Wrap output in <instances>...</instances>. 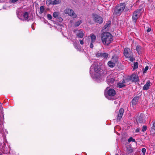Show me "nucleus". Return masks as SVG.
<instances>
[{"label": "nucleus", "mask_w": 155, "mask_h": 155, "mask_svg": "<svg viewBox=\"0 0 155 155\" xmlns=\"http://www.w3.org/2000/svg\"><path fill=\"white\" fill-rule=\"evenodd\" d=\"M98 64H93L91 67L90 73L91 77L95 80L99 82L101 81L102 78L100 75V69Z\"/></svg>", "instance_id": "obj_1"}, {"label": "nucleus", "mask_w": 155, "mask_h": 155, "mask_svg": "<svg viewBox=\"0 0 155 155\" xmlns=\"http://www.w3.org/2000/svg\"><path fill=\"white\" fill-rule=\"evenodd\" d=\"M101 39L104 44L108 45L113 40V36L108 32H104L101 35Z\"/></svg>", "instance_id": "obj_2"}, {"label": "nucleus", "mask_w": 155, "mask_h": 155, "mask_svg": "<svg viewBox=\"0 0 155 155\" xmlns=\"http://www.w3.org/2000/svg\"><path fill=\"white\" fill-rule=\"evenodd\" d=\"M125 7V4L124 3L118 5L115 8L114 13L118 15H120L124 10Z\"/></svg>", "instance_id": "obj_3"}, {"label": "nucleus", "mask_w": 155, "mask_h": 155, "mask_svg": "<svg viewBox=\"0 0 155 155\" xmlns=\"http://www.w3.org/2000/svg\"><path fill=\"white\" fill-rule=\"evenodd\" d=\"M124 54L126 58L129 59L130 61H133L134 60V59L133 57L132 53L130 51V49L129 48H125L124 51Z\"/></svg>", "instance_id": "obj_4"}, {"label": "nucleus", "mask_w": 155, "mask_h": 155, "mask_svg": "<svg viewBox=\"0 0 155 155\" xmlns=\"http://www.w3.org/2000/svg\"><path fill=\"white\" fill-rule=\"evenodd\" d=\"M92 17L93 20L95 23L101 24L103 22V19L100 15L96 14H92Z\"/></svg>", "instance_id": "obj_5"}, {"label": "nucleus", "mask_w": 155, "mask_h": 155, "mask_svg": "<svg viewBox=\"0 0 155 155\" xmlns=\"http://www.w3.org/2000/svg\"><path fill=\"white\" fill-rule=\"evenodd\" d=\"M64 14H68L73 18H76L77 16V15L74 12V11L71 9H65L64 10Z\"/></svg>", "instance_id": "obj_6"}, {"label": "nucleus", "mask_w": 155, "mask_h": 155, "mask_svg": "<svg viewBox=\"0 0 155 155\" xmlns=\"http://www.w3.org/2000/svg\"><path fill=\"white\" fill-rule=\"evenodd\" d=\"M141 10L139 9L134 12L132 16V20L134 22H136L137 19L140 17L141 15Z\"/></svg>", "instance_id": "obj_7"}, {"label": "nucleus", "mask_w": 155, "mask_h": 155, "mask_svg": "<svg viewBox=\"0 0 155 155\" xmlns=\"http://www.w3.org/2000/svg\"><path fill=\"white\" fill-rule=\"evenodd\" d=\"M106 90H107V93H105V95L106 97L109 99V96H114L116 94V91L115 90L113 89H110L108 90V88H107Z\"/></svg>", "instance_id": "obj_8"}, {"label": "nucleus", "mask_w": 155, "mask_h": 155, "mask_svg": "<svg viewBox=\"0 0 155 155\" xmlns=\"http://www.w3.org/2000/svg\"><path fill=\"white\" fill-rule=\"evenodd\" d=\"M129 80L128 79H123V81H120L117 84V87H122L125 86L126 84H130Z\"/></svg>", "instance_id": "obj_9"}, {"label": "nucleus", "mask_w": 155, "mask_h": 155, "mask_svg": "<svg viewBox=\"0 0 155 155\" xmlns=\"http://www.w3.org/2000/svg\"><path fill=\"white\" fill-rule=\"evenodd\" d=\"M19 19L22 20H26L28 18V15L27 12H25L22 14H19L18 16Z\"/></svg>", "instance_id": "obj_10"}, {"label": "nucleus", "mask_w": 155, "mask_h": 155, "mask_svg": "<svg viewBox=\"0 0 155 155\" xmlns=\"http://www.w3.org/2000/svg\"><path fill=\"white\" fill-rule=\"evenodd\" d=\"M91 41L90 45V47L92 48L94 47L93 43H94L96 40V37L94 35H92L91 36Z\"/></svg>", "instance_id": "obj_11"}, {"label": "nucleus", "mask_w": 155, "mask_h": 155, "mask_svg": "<svg viewBox=\"0 0 155 155\" xmlns=\"http://www.w3.org/2000/svg\"><path fill=\"white\" fill-rule=\"evenodd\" d=\"M75 32L77 36L79 38H82L84 36V32L81 30H76Z\"/></svg>", "instance_id": "obj_12"}, {"label": "nucleus", "mask_w": 155, "mask_h": 155, "mask_svg": "<svg viewBox=\"0 0 155 155\" xmlns=\"http://www.w3.org/2000/svg\"><path fill=\"white\" fill-rule=\"evenodd\" d=\"M130 79L134 82H137L139 80L138 75L135 74H133L132 75L130 78Z\"/></svg>", "instance_id": "obj_13"}, {"label": "nucleus", "mask_w": 155, "mask_h": 155, "mask_svg": "<svg viewBox=\"0 0 155 155\" xmlns=\"http://www.w3.org/2000/svg\"><path fill=\"white\" fill-rule=\"evenodd\" d=\"M61 2L60 0H55L53 1H51V0H47L46 1L47 4L49 5L50 4L52 5H56L59 4Z\"/></svg>", "instance_id": "obj_14"}, {"label": "nucleus", "mask_w": 155, "mask_h": 155, "mask_svg": "<svg viewBox=\"0 0 155 155\" xmlns=\"http://www.w3.org/2000/svg\"><path fill=\"white\" fill-rule=\"evenodd\" d=\"M107 82L109 85H111V84H112L114 81V79L112 78L111 75H110L107 77Z\"/></svg>", "instance_id": "obj_15"}, {"label": "nucleus", "mask_w": 155, "mask_h": 155, "mask_svg": "<svg viewBox=\"0 0 155 155\" xmlns=\"http://www.w3.org/2000/svg\"><path fill=\"white\" fill-rule=\"evenodd\" d=\"M124 112V110L123 109L121 108L120 109L119 111V114L117 115V120H120L122 116L123 113Z\"/></svg>", "instance_id": "obj_16"}, {"label": "nucleus", "mask_w": 155, "mask_h": 155, "mask_svg": "<svg viewBox=\"0 0 155 155\" xmlns=\"http://www.w3.org/2000/svg\"><path fill=\"white\" fill-rule=\"evenodd\" d=\"M150 81H148L146 84L143 87V89L145 90H147L150 85Z\"/></svg>", "instance_id": "obj_17"}, {"label": "nucleus", "mask_w": 155, "mask_h": 155, "mask_svg": "<svg viewBox=\"0 0 155 155\" xmlns=\"http://www.w3.org/2000/svg\"><path fill=\"white\" fill-rule=\"evenodd\" d=\"M139 97H134L132 101V103L133 105H135L138 101Z\"/></svg>", "instance_id": "obj_18"}, {"label": "nucleus", "mask_w": 155, "mask_h": 155, "mask_svg": "<svg viewBox=\"0 0 155 155\" xmlns=\"http://www.w3.org/2000/svg\"><path fill=\"white\" fill-rule=\"evenodd\" d=\"M150 132L153 134L155 133V121L153 123V126L151 129Z\"/></svg>", "instance_id": "obj_19"}, {"label": "nucleus", "mask_w": 155, "mask_h": 155, "mask_svg": "<svg viewBox=\"0 0 155 155\" xmlns=\"http://www.w3.org/2000/svg\"><path fill=\"white\" fill-rule=\"evenodd\" d=\"M108 64L109 67L112 68L113 67L115 66V63L114 62H112L111 61L108 62Z\"/></svg>", "instance_id": "obj_20"}, {"label": "nucleus", "mask_w": 155, "mask_h": 155, "mask_svg": "<svg viewBox=\"0 0 155 155\" xmlns=\"http://www.w3.org/2000/svg\"><path fill=\"white\" fill-rule=\"evenodd\" d=\"M136 49L137 52L138 53V54H140L141 53V46H137L136 47Z\"/></svg>", "instance_id": "obj_21"}, {"label": "nucleus", "mask_w": 155, "mask_h": 155, "mask_svg": "<svg viewBox=\"0 0 155 155\" xmlns=\"http://www.w3.org/2000/svg\"><path fill=\"white\" fill-rule=\"evenodd\" d=\"M59 15V13L58 12H54L53 14V16L55 18H57L58 17V16Z\"/></svg>", "instance_id": "obj_22"}, {"label": "nucleus", "mask_w": 155, "mask_h": 155, "mask_svg": "<svg viewBox=\"0 0 155 155\" xmlns=\"http://www.w3.org/2000/svg\"><path fill=\"white\" fill-rule=\"evenodd\" d=\"M101 57L104 58H107L108 57V54L106 53H103Z\"/></svg>", "instance_id": "obj_23"}, {"label": "nucleus", "mask_w": 155, "mask_h": 155, "mask_svg": "<svg viewBox=\"0 0 155 155\" xmlns=\"http://www.w3.org/2000/svg\"><path fill=\"white\" fill-rule=\"evenodd\" d=\"M45 10V8L43 6H41L40 8V11L39 12V13L40 14H42L43 12H44Z\"/></svg>", "instance_id": "obj_24"}, {"label": "nucleus", "mask_w": 155, "mask_h": 155, "mask_svg": "<svg viewBox=\"0 0 155 155\" xmlns=\"http://www.w3.org/2000/svg\"><path fill=\"white\" fill-rule=\"evenodd\" d=\"M82 23L81 21H79L75 23L74 25L76 27L78 26Z\"/></svg>", "instance_id": "obj_25"}, {"label": "nucleus", "mask_w": 155, "mask_h": 155, "mask_svg": "<svg viewBox=\"0 0 155 155\" xmlns=\"http://www.w3.org/2000/svg\"><path fill=\"white\" fill-rule=\"evenodd\" d=\"M138 63L137 62H134V63L133 70H135L138 68Z\"/></svg>", "instance_id": "obj_26"}, {"label": "nucleus", "mask_w": 155, "mask_h": 155, "mask_svg": "<svg viewBox=\"0 0 155 155\" xmlns=\"http://www.w3.org/2000/svg\"><path fill=\"white\" fill-rule=\"evenodd\" d=\"M128 141L129 142H130L131 141L132 142H135V140L134 139H133L132 137H130L128 139Z\"/></svg>", "instance_id": "obj_27"}, {"label": "nucleus", "mask_w": 155, "mask_h": 155, "mask_svg": "<svg viewBox=\"0 0 155 155\" xmlns=\"http://www.w3.org/2000/svg\"><path fill=\"white\" fill-rule=\"evenodd\" d=\"M103 53H97L96 54V56L97 57H101V55H102V54Z\"/></svg>", "instance_id": "obj_28"}, {"label": "nucleus", "mask_w": 155, "mask_h": 155, "mask_svg": "<svg viewBox=\"0 0 155 155\" xmlns=\"http://www.w3.org/2000/svg\"><path fill=\"white\" fill-rule=\"evenodd\" d=\"M147 129V127L146 126H143L142 127V131L144 132Z\"/></svg>", "instance_id": "obj_29"}, {"label": "nucleus", "mask_w": 155, "mask_h": 155, "mask_svg": "<svg viewBox=\"0 0 155 155\" xmlns=\"http://www.w3.org/2000/svg\"><path fill=\"white\" fill-rule=\"evenodd\" d=\"M142 152L143 153V155H145L146 152V150L145 148H143L142 149Z\"/></svg>", "instance_id": "obj_30"}, {"label": "nucleus", "mask_w": 155, "mask_h": 155, "mask_svg": "<svg viewBox=\"0 0 155 155\" xmlns=\"http://www.w3.org/2000/svg\"><path fill=\"white\" fill-rule=\"evenodd\" d=\"M47 18L48 19L51 20L52 19V16L50 14H48L47 15Z\"/></svg>", "instance_id": "obj_31"}, {"label": "nucleus", "mask_w": 155, "mask_h": 155, "mask_svg": "<svg viewBox=\"0 0 155 155\" xmlns=\"http://www.w3.org/2000/svg\"><path fill=\"white\" fill-rule=\"evenodd\" d=\"M148 66H146L144 70V71H143V73H146L147 72V71L148 70Z\"/></svg>", "instance_id": "obj_32"}, {"label": "nucleus", "mask_w": 155, "mask_h": 155, "mask_svg": "<svg viewBox=\"0 0 155 155\" xmlns=\"http://www.w3.org/2000/svg\"><path fill=\"white\" fill-rule=\"evenodd\" d=\"M18 0H10L11 3H15L17 1H18Z\"/></svg>", "instance_id": "obj_33"}, {"label": "nucleus", "mask_w": 155, "mask_h": 155, "mask_svg": "<svg viewBox=\"0 0 155 155\" xmlns=\"http://www.w3.org/2000/svg\"><path fill=\"white\" fill-rule=\"evenodd\" d=\"M79 41L80 42V43L81 45H83L84 43V41H83V40H80Z\"/></svg>", "instance_id": "obj_34"}, {"label": "nucleus", "mask_w": 155, "mask_h": 155, "mask_svg": "<svg viewBox=\"0 0 155 155\" xmlns=\"http://www.w3.org/2000/svg\"><path fill=\"white\" fill-rule=\"evenodd\" d=\"M151 31V29L150 28H148V29L147 30V31L148 32L150 31Z\"/></svg>", "instance_id": "obj_35"}, {"label": "nucleus", "mask_w": 155, "mask_h": 155, "mask_svg": "<svg viewBox=\"0 0 155 155\" xmlns=\"http://www.w3.org/2000/svg\"><path fill=\"white\" fill-rule=\"evenodd\" d=\"M137 121L138 123L141 122L140 121H139V120L138 118L137 119Z\"/></svg>", "instance_id": "obj_36"}, {"label": "nucleus", "mask_w": 155, "mask_h": 155, "mask_svg": "<svg viewBox=\"0 0 155 155\" xmlns=\"http://www.w3.org/2000/svg\"><path fill=\"white\" fill-rule=\"evenodd\" d=\"M140 131V130L139 128H137L136 129V132H139Z\"/></svg>", "instance_id": "obj_37"}, {"label": "nucleus", "mask_w": 155, "mask_h": 155, "mask_svg": "<svg viewBox=\"0 0 155 155\" xmlns=\"http://www.w3.org/2000/svg\"><path fill=\"white\" fill-rule=\"evenodd\" d=\"M88 21L89 22V23H91V21H90V19H88Z\"/></svg>", "instance_id": "obj_38"}, {"label": "nucleus", "mask_w": 155, "mask_h": 155, "mask_svg": "<svg viewBox=\"0 0 155 155\" xmlns=\"http://www.w3.org/2000/svg\"><path fill=\"white\" fill-rule=\"evenodd\" d=\"M115 58L116 59V61H115V62H116L117 61V58L116 57H115Z\"/></svg>", "instance_id": "obj_39"}, {"label": "nucleus", "mask_w": 155, "mask_h": 155, "mask_svg": "<svg viewBox=\"0 0 155 155\" xmlns=\"http://www.w3.org/2000/svg\"><path fill=\"white\" fill-rule=\"evenodd\" d=\"M114 57H113V58H112V60H113V59H114Z\"/></svg>", "instance_id": "obj_40"}, {"label": "nucleus", "mask_w": 155, "mask_h": 155, "mask_svg": "<svg viewBox=\"0 0 155 155\" xmlns=\"http://www.w3.org/2000/svg\"><path fill=\"white\" fill-rule=\"evenodd\" d=\"M115 155H118V154L117 153V154H116Z\"/></svg>", "instance_id": "obj_41"}, {"label": "nucleus", "mask_w": 155, "mask_h": 155, "mask_svg": "<svg viewBox=\"0 0 155 155\" xmlns=\"http://www.w3.org/2000/svg\"><path fill=\"white\" fill-rule=\"evenodd\" d=\"M32 28V29H33V30H34V29H33V28Z\"/></svg>", "instance_id": "obj_42"}, {"label": "nucleus", "mask_w": 155, "mask_h": 155, "mask_svg": "<svg viewBox=\"0 0 155 155\" xmlns=\"http://www.w3.org/2000/svg\"><path fill=\"white\" fill-rule=\"evenodd\" d=\"M114 103H116V102H115Z\"/></svg>", "instance_id": "obj_43"}, {"label": "nucleus", "mask_w": 155, "mask_h": 155, "mask_svg": "<svg viewBox=\"0 0 155 155\" xmlns=\"http://www.w3.org/2000/svg\"><path fill=\"white\" fill-rule=\"evenodd\" d=\"M114 103H116V102H115Z\"/></svg>", "instance_id": "obj_44"}, {"label": "nucleus", "mask_w": 155, "mask_h": 155, "mask_svg": "<svg viewBox=\"0 0 155 155\" xmlns=\"http://www.w3.org/2000/svg\"><path fill=\"white\" fill-rule=\"evenodd\" d=\"M0 155H2V154H0Z\"/></svg>", "instance_id": "obj_45"}]
</instances>
